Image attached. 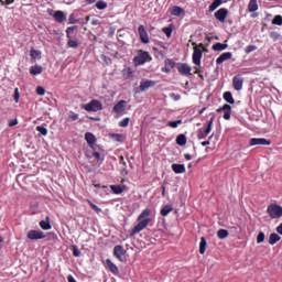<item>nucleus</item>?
<instances>
[{
	"label": "nucleus",
	"instance_id": "nucleus-41",
	"mask_svg": "<svg viewBox=\"0 0 282 282\" xmlns=\"http://www.w3.org/2000/svg\"><path fill=\"white\" fill-rule=\"evenodd\" d=\"M263 241H265V234L260 231L257 236V243H263Z\"/></svg>",
	"mask_w": 282,
	"mask_h": 282
},
{
	"label": "nucleus",
	"instance_id": "nucleus-6",
	"mask_svg": "<svg viewBox=\"0 0 282 282\" xmlns=\"http://www.w3.org/2000/svg\"><path fill=\"white\" fill-rule=\"evenodd\" d=\"M250 147H270L272 144V141L265 139V138H252L249 141Z\"/></svg>",
	"mask_w": 282,
	"mask_h": 282
},
{
	"label": "nucleus",
	"instance_id": "nucleus-34",
	"mask_svg": "<svg viewBox=\"0 0 282 282\" xmlns=\"http://www.w3.org/2000/svg\"><path fill=\"white\" fill-rule=\"evenodd\" d=\"M224 3L221 0H214L213 3L209 6V12H215L219 6Z\"/></svg>",
	"mask_w": 282,
	"mask_h": 282
},
{
	"label": "nucleus",
	"instance_id": "nucleus-37",
	"mask_svg": "<svg viewBox=\"0 0 282 282\" xmlns=\"http://www.w3.org/2000/svg\"><path fill=\"white\" fill-rule=\"evenodd\" d=\"M30 56H31V58L36 61V58H41V51H36L34 48H31Z\"/></svg>",
	"mask_w": 282,
	"mask_h": 282
},
{
	"label": "nucleus",
	"instance_id": "nucleus-14",
	"mask_svg": "<svg viewBox=\"0 0 282 282\" xmlns=\"http://www.w3.org/2000/svg\"><path fill=\"white\" fill-rule=\"evenodd\" d=\"M138 32L141 43H144L147 45L149 43V33L147 32V28H144V25L141 24L139 25Z\"/></svg>",
	"mask_w": 282,
	"mask_h": 282
},
{
	"label": "nucleus",
	"instance_id": "nucleus-48",
	"mask_svg": "<svg viewBox=\"0 0 282 282\" xmlns=\"http://www.w3.org/2000/svg\"><path fill=\"white\" fill-rule=\"evenodd\" d=\"M36 94L37 96H45V88L43 86H37Z\"/></svg>",
	"mask_w": 282,
	"mask_h": 282
},
{
	"label": "nucleus",
	"instance_id": "nucleus-10",
	"mask_svg": "<svg viewBox=\"0 0 282 282\" xmlns=\"http://www.w3.org/2000/svg\"><path fill=\"white\" fill-rule=\"evenodd\" d=\"M215 19L219 21L220 23H226V19H228V9L226 8H220L217 10L214 14Z\"/></svg>",
	"mask_w": 282,
	"mask_h": 282
},
{
	"label": "nucleus",
	"instance_id": "nucleus-30",
	"mask_svg": "<svg viewBox=\"0 0 282 282\" xmlns=\"http://www.w3.org/2000/svg\"><path fill=\"white\" fill-rule=\"evenodd\" d=\"M186 142H187L186 134H178L176 137V144H178V147H186Z\"/></svg>",
	"mask_w": 282,
	"mask_h": 282
},
{
	"label": "nucleus",
	"instance_id": "nucleus-53",
	"mask_svg": "<svg viewBox=\"0 0 282 282\" xmlns=\"http://www.w3.org/2000/svg\"><path fill=\"white\" fill-rule=\"evenodd\" d=\"M93 155L95 156V159L98 161V162H102V156L100 155V152H94Z\"/></svg>",
	"mask_w": 282,
	"mask_h": 282
},
{
	"label": "nucleus",
	"instance_id": "nucleus-16",
	"mask_svg": "<svg viewBox=\"0 0 282 282\" xmlns=\"http://www.w3.org/2000/svg\"><path fill=\"white\" fill-rule=\"evenodd\" d=\"M151 87H155V82L151 79H142L139 89L140 91H147V89H151Z\"/></svg>",
	"mask_w": 282,
	"mask_h": 282
},
{
	"label": "nucleus",
	"instance_id": "nucleus-1",
	"mask_svg": "<svg viewBox=\"0 0 282 282\" xmlns=\"http://www.w3.org/2000/svg\"><path fill=\"white\" fill-rule=\"evenodd\" d=\"M152 214H153L152 208H145L141 212V214L137 218V221H139V223L131 230L130 237H135V235H138V232H142V230H147V228L149 227V224H151V221H153V219H151Z\"/></svg>",
	"mask_w": 282,
	"mask_h": 282
},
{
	"label": "nucleus",
	"instance_id": "nucleus-21",
	"mask_svg": "<svg viewBox=\"0 0 282 282\" xmlns=\"http://www.w3.org/2000/svg\"><path fill=\"white\" fill-rule=\"evenodd\" d=\"M85 140L89 147H94V144H96V135H94L91 132L85 133Z\"/></svg>",
	"mask_w": 282,
	"mask_h": 282
},
{
	"label": "nucleus",
	"instance_id": "nucleus-31",
	"mask_svg": "<svg viewBox=\"0 0 282 282\" xmlns=\"http://www.w3.org/2000/svg\"><path fill=\"white\" fill-rule=\"evenodd\" d=\"M278 241H281V236H279L278 234H271L269 237V243L270 246H274V243H278Z\"/></svg>",
	"mask_w": 282,
	"mask_h": 282
},
{
	"label": "nucleus",
	"instance_id": "nucleus-11",
	"mask_svg": "<svg viewBox=\"0 0 282 282\" xmlns=\"http://www.w3.org/2000/svg\"><path fill=\"white\" fill-rule=\"evenodd\" d=\"M217 113H221V111H225L224 113V120H230L232 116V107L228 104H225L223 107L218 108Z\"/></svg>",
	"mask_w": 282,
	"mask_h": 282
},
{
	"label": "nucleus",
	"instance_id": "nucleus-60",
	"mask_svg": "<svg viewBox=\"0 0 282 282\" xmlns=\"http://www.w3.org/2000/svg\"><path fill=\"white\" fill-rule=\"evenodd\" d=\"M14 3V0H6L4 6H12Z\"/></svg>",
	"mask_w": 282,
	"mask_h": 282
},
{
	"label": "nucleus",
	"instance_id": "nucleus-59",
	"mask_svg": "<svg viewBox=\"0 0 282 282\" xmlns=\"http://www.w3.org/2000/svg\"><path fill=\"white\" fill-rule=\"evenodd\" d=\"M184 158H185V160H187V161L193 160V155H191V154H188V153L184 154Z\"/></svg>",
	"mask_w": 282,
	"mask_h": 282
},
{
	"label": "nucleus",
	"instance_id": "nucleus-47",
	"mask_svg": "<svg viewBox=\"0 0 282 282\" xmlns=\"http://www.w3.org/2000/svg\"><path fill=\"white\" fill-rule=\"evenodd\" d=\"M74 30H76V26H68L66 29V39L72 37V33L74 32Z\"/></svg>",
	"mask_w": 282,
	"mask_h": 282
},
{
	"label": "nucleus",
	"instance_id": "nucleus-3",
	"mask_svg": "<svg viewBox=\"0 0 282 282\" xmlns=\"http://www.w3.org/2000/svg\"><path fill=\"white\" fill-rule=\"evenodd\" d=\"M80 108L84 109V111H88V113H96L97 111H102V102H100V100L93 99L88 104H82Z\"/></svg>",
	"mask_w": 282,
	"mask_h": 282
},
{
	"label": "nucleus",
	"instance_id": "nucleus-38",
	"mask_svg": "<svg viewBox=\"0 0 282 282\" xmlns=\"http://www.w3.org/2000/svg\"><path fill=\"white\" fill-rule=\"evenodd\" d=\"M95 8H97V10H106L107 2H105L104 0H98L95 4Z\"/></svg>",
	"mask_w": 282,
	"mask_h": 282
},
{
	"label": "nucleus",
	"instance_id": "nucleus-22",
	"mask_svg": "<svg viewBox=\"0 0 282 282\" xmlns=\"http://www.w3.org/2000/svg\"><path fill=\"white\" fill-rule=\"evenodd\" d=\"M31 76H39V74H43V66L34 65L30 67Z\"/></svg>",
	"mask_w": 282,
	"mask_h": 282
},
{
	"label": "nucleus",
	"instance_id": "nucleus-32",
	"mask_svg": "<svg viewBox=\"0 0 282 282\" xmlns=\"http://www.w3.org/2000/svg\"><path fill=\"white\" fill-rule=\"evenodd\" d=\"M80 45L78 43V40H73L72 37H67V47H72L73 50H76Z\"/></svg>",
	"mask_w": 282,
	"mask_h": 282
},
{
	"label": "nucleus",
	"instance_id": "nucleus-63",
	"mask_svg": "<svg viewBox=\"0 0 282 282\" xmlns=\"http://www.w3.org/2000/svg\"><path fill=\"white\" fill-rule=\"evenodd\" d=\"M85 2L87 3V6H91V3H96V0H85Z\"/></svg>",
	"mask_w": 282,
	"mask_h": 282
},
{
	"label": "nucleus",
	"instance_id": "nucleus-62",
	"mask_svg": "<svg viewBox=\"0 0 282 282\" xmlns=\"http://www.w3.org/2000/svg\"><path fill=\"white\" fill-rule=\"evenodd\" d=\"M67 281H68V282H76V279H74L72 275H68V276H67Z\"/></svg>",
	"mask_w": 282,
	"mask_h": 282
},
{
	"label": "nucleus",
	"instance_id": "nucleus-51",
	"mask_svg": "<svg viewBox=\"0 0 282 282\" xmlns=\"http://www.w3.org/2000/svg\"><path fill=\"white\" fill-rule=\"evenodd\" d=\"M73 256L74 257H79L80 256V250L76 246L73 247Z\"/></svg>",
	"mask_w": 282,
	"mask_h": 282
},
{
	"label": "nucleus",
	"instance_id": "nucleus-50",
	"mask_svg": "<svg viewBox=\"0 0 282 282\" xmlns=\"http://www.w3.org/2000/svg\"><path fill=\"white\" fill-rule=\"evenodd\" d=\"M165 66L166 67H175V62H173L172 59H165Z\"/></svg>",
	"mask_w": 282,
	"mask_h": 282
},
{
	"label": "nucleus",
	"instance_id": "nucleus-18",
	"mask_svg": "<svg viewBox=\"0 0 282 282\" xmlns=\"http://www.w3.org/2000/svg\"><path fill=\"white\" fill-rule=\"evenodd\" d=\"M230 58H232V53L230 52L223 53L219 57H217L216 64L221 65L223 63H226V61H230Z\"/></svg>",
	"mask_w": 282,
	"mask_h": 282
},
{
	"label": "nucleus",
	"instance_id": "nucleus-49",
	"mask_svg": "<svg viewBox=\"0 0 282 282\" xmlns=\"http://www.w3.org/2000/svg\"><path fill=\"white\" fill-rule=\"evenodd\" d=\"M192 45L194 46V47H198V50H202V52H206V46H204V43H199L198 45H197V43H192Z\"/></svg>",
	"mask_w": 282,
	"mask_h": 282
},
{
	"label": "nucleus",
	"instance_id": "nucleus-46",
	"mask_svg": "<svg viewBox=\"0 0 282 282\" xmlns=\"http://www.w3.org/2000/svg\"><path fill=\"white\" fill-rule=\"evenodd\" d=\"M245 52H246V54H250L252 52H257V46L248 45V46H246Z\"/></svg>",
	"mask_w": 282,
	"mask_h": 282
},
{
	"label": "nucleus",
	"instance_id": "nucleus-23",
	"mask_svg": "<svg viewBox=\"0 0 282 282\" xmlns=\"http://www.w3.org/2000/svg\"><path fill=\"white\" fill-rule=\"evenodd\" d=\"M186 12L181 7H173L171 11L172 17H182L185 15Z\"/></svg>",
	"mask_w": 282,
	"mask_h": 282
},
{
	"label": "nucleus",
	"instance_id": "nucleus-36",
	"mask_svg": "<svg viewBox=\"0 0 282 282\" xmlns=\"http://www.w3.org/2000/svg\"><path fill=\"white\" fill-rule=\"evenodd\" d=\"M87 203L89 204L90 208H93V210L97 213V215H100V213H102V209L98 207V205L94 204L91 200L88 199Z\"/></svg>",
	"mask_w": 282,
	"mask_h": 282
},
{
	"label": "nucleus",
	"instance_id": "nucleus-40",
	"mask_svg": "<svg viewBox=\"0 0 282 282\" xmlns=\"http://www.w3.org/2000/svg\"><path fill=\"white\" fill-rule=\"evenodd\" d=\"M180 124H182V119L167 122V127H171L172 129H177V127H180Z\"/></svg>",
	"mask_w": 282,
	"mask_h": 282
},
{
	"label": "nucleus",
	"instance_id": "nucleus-19",
	"mask_svg": "<svg viewBox=\"0 0 282 282\" xmlns=\"http://www.w3.org/2000/svg\"><path fill=\"white\" fill-rule=\"evenodd\" d=\"M172 171L176 174L180 175L182 173H186V166L184 164H177L173 163L172 164Z\"/></svg>",
	"mask_w": 282,
	"mask_h": 282
},
{
	"label": "nucleus",
	"instance_id": "nucleus-54",
	"mask_svg": "<svg viewBox=\"0 0 282 282\" xmlns=\"http://www.w3.org/2000/svg\"><path fill=\"white\" fill-rule=\"evenodd\" d=\"M69 119L73 120V121L78 120V113L70 112V113H69Z\"/></svg>",
	"mask_w": 282,
	"mask_h": 282
},
{
	"label": "nucleus",
	"instance_id": "nucleus-28",
	"mask_svg": "<svg viewBox=\"0 0 282 282\" xmlns=\"http://www.w3.org/2000/svg\"><path fill=\"white\" fill-rule=\"evenodd\" d=\"M259 10V3L257 0H250L248 4V11L249 12H257Z\"/></svg>",
	"mask_w": 282,
	"mask_h": 282
},
{
	"label": "nucleus",
	"instance_id": "nucleus-43",
	"mask_svg": "<svg viewBox=\"0 0 282 282\" xmlns=\"http://www.w3.org/2000/svg\"><path fill=\"white\" fill-rule=\"evenodd\" d=\"M36 131H39V133H41V135H47V128L43 127V126H37Z\"/></svg>",
	"mask_w": 282,
	"mask_h": 282
},
{
	"label": "nucleus",
	"instance_id": "nucleus-27",
	"mask_svg": "<svg viewBox=\"0 0 282 282\" xmlns=\"http://www.w3.org/2000/svg\"><path fill=\"white\" fill-rule=\"evenodd\" d=\"M214 52H224V50H228V44H221L220 42H217L212 46Z\"/></svg>",
	"mask_w": 282,
	"mask_h": 282
},
{
	"label": "nucleus",
	"instance_id": "nucleus-13",
	"mask_svg": "<svg viewBox=\"0 0 282 282\" xmlns=\"http://www.w3.org/2000/svg\"><path fill=\"white\" fill-rule=\"evenodd\" d=\"M232 85L236 91H241L243 89V77H241V75H236L232 78Z\"/></svg>",
	"mask_w": 282,
	"mask_h": 282
},
{
	"label": "nucleus",
	"instance_id": "nucleus-33",
	"mask_svg": "<svg viewBox=\"0 0 282 282\" xmlns=\"http://www.w3.org/2000/svg\"><path fill=\"white\" fill-rule=\"evenodd\" d=\"M170 213H173V206H171V205H165V206L161 209V215H162V217H166Z\"/></svg>",
	"mask_w": 282,
	"mask_h": 282
},
{
	"label": "nucleus",
	"instance_id": "nucleus-56",
	"mask_svg": "<svg viewBox=\"0 0 282 282\" xmlns=\"http://www.w3.org/2000/svg\"><path fill=\"white\" fill-rule=\"evenodd\" d=\"M13 100H15V102H19V88H15L14 90Z\"/></svg>",
	"mask_w": 282,
	"mask_h": 282
},
{
	"label": "nucleus",
	"instance_id": "nucleus-61",
	"mask_svg": "<svg viewBox=\"0 0 282 282\" xmlns=\"http://www.w3.org/2000/svg\"><path fill=\"white\" fill-rule=\"evenodd\" d=\"M119 160L121 164H123V166H127V162H124V156H120Z\"/></svg>",
	"mask_w": 282,
	"mask_h": 282
},
{
	"label": "nucleus",
	"instance_id": "nucleus-2",
	"mask_svg": "<svg viewBox=\"0 0 282 282\" xmlns=\"http://www.w3.org/2000/svg\"><path fill=\"white\" fill-rule=\"evenodd\" d=\"M151 61H153L151 54L143 50H139L138 54L133 57V63L135 67H140V65H144L145 63H149Z\"/></svg>",
	"mask_w": 282,
	"mask_h": 282
},
{
	"label": "nucleus",
	"instance_id": "nucleus-25",
	"mask_svg": "<svg viewBox=\"0 0 282 282\" xmlns=\"http://www.w3.org/2000/svg\"><path fill=\"white\" fill-rule=\"evenodd\" d=\"M223 98L225 102H228L229 105H235V98L232 97V93L225 91Z\"/></svg>",
	"mask_w": 282,
	"mask_h": 282
},
{
	"label": "nucleus",
	"instance_id": "nucleus-24",
	"mask_svg": "<svg viewBox=\"0 0 282 282\" xmlns=\"http://www.w3.org/2000/svg\"><path fill=\"white\" fill-rule=\"evenodd\" d=\"M206 248H208V242L205 237H202L199 242V254H206Z\"/></svg>",
	"mask_w": 282,
	"mask_h": 282
},
{
	"label": "nucleus",
	"instance_id": "nucleus-35",
	"mask_svg": "<svg viewBox=\"0 0 282 282\" xmlns=\"http://www.w3.org/2000/svg\"><path fill=\"white\" fill-rule=\"evenodd\" d=\"M110 138L115 140V142H124V134L113 133L110 134Z\"/></svg>",
	"mask_w": 282,
	"mask_h": 282
},
{
	"label": "nucleus",
	"instance_id": "nucleus-42",
	"mask_svg": "<svg viewBox=\"0 0 282 282\" xmlns=\"http://www.w3.org/2000/svg\"><path fill=\"white\" fill-rule=\"evenodd\" d=\"M273 25H282V15H275L272 20Z\"/></svg>",
	"mask_w": 282,
	"mask_h": 282
},
{
	"label": "nucleus",
	"instance_id": "nucleus-15",
	"mask_svg": "<svg viewBox=\"0 0 282 282\" xmlns=\"http://www.w3.org/2000/svg\"><path fill=\"white\" fill-rule=\"evenodd\" d=\"M127 109V100H120L118 101L113 108V113H124V110Z\"/></svg>",
	"mask_w": 282,
	"mask_h": 282
},
{
	"label": "nucleus",
	"instance_id": "nucleus-8",
	"mask_svg": "<svg viewBox=\"0 0 282 282\" xmlns=\"http://www.w3.org/2000/svg\"><path fill=\"white\" fill-rule=\"evenodd\" d=\"M113 256L116 257V259H118V261H120L121 263H124V260H126L124 247H122V245L115 246Z\"/></svg>",
	"mask_w": 282,
	"mask_h": 282
},
{
	"label": "nucleus",
	"instance_id": "nucleus-58",
	"mask_svg": "<svg viewBox=\"0 0 282 282\" xmlns=\"http://www.w3.org/2000/svg\"><path fill=\"white\" fill-rule=\"evenodd\" d=\"M276 232L279 235H282V224H280L278 227H276Z\"/></svg>",
	"mask_w": 282,
	"mask_h": 282
},
{
	"label": "nucleus",
	"instance_id": "nucleus-26",
	"mask_svg": "<svg viewBox=\"0 0 282 282\" xmlns=\"http://www.w3.org/2000/svg\"><path fill=\"white\" fill-rule=\"evenodd\" d=\"M110 189L115 195H122L124 193V186L121 185H110Z\"/></svg>",
	"mask_w": 282,
	"mask_h": 282
},
{
	"label": "nucleus",
	"instance_id": "nucleus-52",
	"mask_svg": "<svg viewBox=\"0 0 282 282\" xmlns=\"http://www.w3.org/2000/svg\"><path fill=\"white\" fill-rule=\"evenodd\" d=\"M68 23H69L70 25H74V23H78V20H76V19L74 18V14H70L69 18H68Z\"/></svg>",
	"mask_w": 282,
	"mask_h": 282
},
{
	"label": "nucleus",
	"instance_id": "nucleus-29",
	"mask_svg": "<svg viewBox=\"0 0 282 282\" xmlns=\"http://www.w3.org/2000/svg\"><path fill=\"white\" fill-rule=\"evenodd\" d=\"M40 227L42 228V230H52V225L50 224V217H46V220H41Z\"/></svg>",
	"mask_w": 282,
	"mask_h": 282
},
{
	"label": "nucleus",
	"instance_id": "nucleus-12",
	"mask_svg": "<svg viewBox=\"0 0 282 282\" xmlns=\"http://www.w3.org/2000/svg\"><path fill=\"white\" fill-rule=\"evenodd\" d=\"M192 69L193 68H191V66L186 63L177 64L178 74H181L182 76H193V74H191Z\"/></svg>",
	"mask_w": 282,
	"mask_h": 282
},
{
	"label": "nucleus",
	"instance_id": "nucleus-17",
	"mask_svg": "<svg viewBox=\"0 0 282 282\" xmlns=\"http://www.w3.org/2000/svg\"><path fill=\"white\" fill-rule=\"evenodd\" d=\"M53 19H55L57 23H65V21H67V15H65L63 11H55Z\"/></svg>",
	"mask_w": 282,
	"mask_h": 282
},
{
	"label": "nucleus",
	"instance_id": "nucleus-57",
	"mask_svg": "<svg viewBox=\"0 0 282 282\" xmlns=\"http://www.w3.org/2000/svg\"><path fill=\"white\" fill-rule=\"evenodd\" d=\"M210 140H213V134L208 138L207 141H203L200 144L202 147H208V144H210Z\"/></svg>",
	"mask_w": 282,
	"mask_h": 282
},
{
	"label": "nucleus",
	"instance_id": "nucleus-4",
	"mask_svg": "<svg viewBox=\"0 0 282 282\" xmlns=\"http://www.w3.org/2000/svg\"><path fill=\"white\" fill-rule=\"evenodd\" d=\"M267 213L271 219H281L282 217V206L279 204H271L267 208Z\"/></svg>",
	"mask_w": 282,
	"mask_h": 282
},
{
	"label": "nucleus",
	"instance_id": "nucleus-5",
	"mask_svg": "<svg viewBox=\"0 0 282 282\" xmlns=\"http://www.w3.org/2000/svg\"><path fill=\"white\" fill-rule=\"evenodd\" d=\"M214 122H215V117H212L210 120L207 122L205 130L203 129L198 130V134H197L198 140H206V138H208V134L210 133V131H213Z\"/></svg>",
	"mask_w": 282,
	"mask_h": 282
},
{
	"label": "nucleus",
	"instance_id": "nucleus-20",
	"mask_svg": "<svg viewBox=\"0 0 282 282\" xmlns=\"http://www.w3.org/2000/svg\"><path fill=\"white\" fill-rule=\"evenodd\" d=\"M106 264L108 265L110 272H111L112 274H115V276H118V274H120V271L118 270V265H116V264L111 261V259H107V260H106Z\"/></svg>",
	"mask_w": 282,
	"mask_h": 282
},
{
	"label": "nucleus",
	"instance_id": "nucleus-9",
	"mask_svg": "<svg viewBox=\"0 0 282 282\" xmlns=\"http://www.w3.org/2000/svg\"><path fill=\"white\" fill-rule=\"evenodd\" d=\"M26 237L31 241H39V239H45V234L43 231L31 229L29 230Z\"/></svg>",
	"mask_w": 282,
	"mask_h": 282
},
{
	"label": "nucleus",
	"instance_id": "nucleus-64",
	"mask_svg": "<svg viewBox=\"0 0 282 282\" xmlns=\"http://www.w3.org/2000/svg\"><path fill=\"white\" fill-rule=\"evenodd\" d=\"M95 188H107V186H101L100 184H94Z\"/></svg>",
	"mask_w": 282,
	"mask_h": 282
},
{
	"label": "nucleus",
	"instance_id": "nucleus-45",
	"mask_svg": "<svg viewBox=\"0 0 282 282\" xmlns=\"http://www.w3.org/2000/svg\"><path fill=\"white\" fill-rule=\"evenodd\" d=\"M129 122H131V119L127 117L119 122V127H129Z\"/></svg>",
	"mask_w": 282,
	"mask_h": 282
},
{
	"label": "nucleus",
	"instance_id": "nucleus-55",
	"mask_svg": "<svg viewBox=\"0 0 282 282\" xmlns=\"http://www.w3.org/2000/svg\"><path fill=\"white\" fill-rule=\"evenodd\" d=\"M19 124V119H13L9 121V127H17Z\"/></svg>",
	"mask_w": 282,
	"mask_h": 282
},
{
	"label": "nucleus",
	"instance_id": "nucleus-44",
	"mask_svg": "<svg viewBox=\"0 0 282 282\" xmlns=\"http://www.w3.org/2000/svg\"><path fill=\"white\" fill-rule=\"evenodd\" d=\"M164 34L167 36V39H171V35L173 34V29L171 26L163 28Z\"/></svg>",
	"mask_w": 282,
	"mask_h": 282
},
{
	"label": "nucleus",
	"instance_id": "nucleus-7",
	"mask_svg": "<svg viewBox=\"0 0 282 282\" xmlns=\"http://www.w3.org/2000/svg\"><path fill=\"white\" fill-rule=\"evenodd\" d=\"M202 56H203L202 48L194 47L192 61H193L194 65H196L197 67H202Z\"/></svg>",
	"mask_w": 282,
	"mask_h": 282
},
{
	"label": "nucleus",
	"instance_id": "nucleus-39",
	"mask_svg": "<svg viewBox=\"0 0 282 282\" xmlns=\"http://www.w3.org/2000/svg\"><path fill=\"white\" fill-rule=\"evenodd\" d=\"M218 239H226L228 237V230L226 229H219L217 231Z\"/></svg>",
	"mask_w": 282,
	"mask_h": 282
}]
</instances>
